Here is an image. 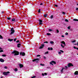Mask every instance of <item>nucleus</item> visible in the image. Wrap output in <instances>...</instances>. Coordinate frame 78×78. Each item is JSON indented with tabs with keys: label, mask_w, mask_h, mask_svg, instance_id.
<instances>
[{
	"label": "nucleus",
	"mask_w": 78,
	"mask_h": 78,
	"mask_svg": "<svg viewBox=\"0 0 78 78\" xmlns=\"http://www.w3.org/2000/svg\"><path fill=\"white\" fill-rule=\"evenodd\" d=\"M61 47H62V48H64V46H66V43L64 41H62L61 42Z\"/></svg>",
	"instance_id": "1"
},
{
	"label": "nucleus",
	"mask_w": 78,
	"mask_h": 78,
	"mask_svg": "<svg viewBox=\"0 0 78 78\" xmlns=\"http://www.w3.org/2000/svg\"><path fill=\"white\" fill-rule=\"evenodd\" d=\"M12 54H14V56H16V55H19V52L15 51H14L12 52Z\"/></svg>",
	"instance_id": "2"
},
{
	"label": "nucleus",
	"mask_w": 78,
	"mask_h": 78,
	"mask_svg": "<svg viewBox=\"0 0 78 78\" xmlns=\"http://www.w3.org/2000/svg\"><path fill=\"white\" fill-rule=\"evenodd\" d=\"M11 32L10 33V34H12L14 33V29L13 28H12L11 29Z\"/></svg>",
	"instance_id": "3"
},
{
	"label": "nucleus",
	"mask_w": 78,
	"mask_h": 78,
	"mask_svg": "<svg viewBox=\"0 0 78 78\" xmlns=\"http://www.w3.org/2000/svg\"><path fill=\"white\" fill-rule=\"evenodd\" d=\"M39 61V59L37 58H35L34 60H32V61L33 62H34L35 61L36 62H38V61Z\"/></svg>",
	"instance_id": "4"
},
{
	"label": "nucleus",
	"mask_w": 78,
	"mask_h": 78,
	"mask_svg": "<svg viewBox=\"0 0 78 78\" xmlns=\"http://www.w3.org/2000/svg\"><path fill=\"white\" fill-rule=\"evenodd\" d=\"M50 64H51V65H52V66H53V64H56V63L55 62V61H52L50 62Z\"/></svg>",
	"instance_id": "5"
},
{
	"label": "nucleus",
	"mask_w": 78,
	"mask_h": 78,
	"mask_svg": "<svg viewBox=\"0 0 78 78\" xmlns=\"http://www.w3.org/2000/svg\"><path fill=\"white\" fill-rule=\"evenodd\" d=\"M9 72L8 71L7 72H5L2 73L3 75L6 76L8 75V73H9Z\"/></svg>",
	"instance_id": "6"
},
{
	"label": "nucleus",
	"mask_w": 78,
	"mask_h": 78,
	"mask_svg": "<svg viewBox=\"0 0 78 78\" xmlns=\"http://www.w3.org/2000/svg\"><path fill=\"white\" fill-rule=\"evenodd\" d=\"M68 66L69 67H70V66H72V67H73V65L72 63H69L68 64Z\"/></svg>",
	"instance_id": "7"
},
{
	"label": "nucleus",
	"mask_w": 78,
	"mask_h": 78,
	"mask_svg": "<svg viewBox=\"0 0 78 78\" xmlns=\"http://www.w3.org/2000/svg\"><path fill=\"white\" fill-rule=\"evenodd\" d=\"M44 47V44H42L41 46L39 48L40 49H41V48H43Z\"/></svg>",
	"instance_id": "8"
},
{
	"label": "nucleus",
	"mask_w": 78,
	"mask_h": 78,
	"mask_svg": "<svg viewBox=\"0 0 78 78\" xmlns=\"http://www.w3.org/2000/svg\"><path fill=\"white\" fill-rule=\"evenodd\" d=\"M4 61L5 60L4 59L2 58H0V62H4Z\"/></svg>",
	"instance_id": "9"
},
{
	"label": "nucleus",
	"mask_w": 78,
	"mask_h": 78,
	"mask_svg": "<svg viewBox=\"0 0 78 78\" xmlns=\"http://www.w3.org/2000/svg\"><path fill=\"white\" fill-rule=\"evenodd\" d=\"M66 70V69H65V68H62V69H61L60 70L61 72L62 73H63V70Z\"/></svg>",
	"instance_id": "10"
},
{
	"label": "nucleus",
	"mask_w": 78,
	"mask_h": 78,
	"mask_svg": "<svg viewBox=\"0 0 78 78\" xmlns=\"http://www.w3.org/2000/svg\"><path fill=\"white\" fill-rule=\"evenodd\" d=\"M20 55H22V56H24V55H25V53L24 52H21L20 53Z\"/></svg>",
	"instance_id": "11"
},
{
	"label": "nucleus",
	"mask_w": 78,
	"mask_h": 78,
	"mask_svg": "<svg viewBox=\"0 0 78 78\" xmlns=\"http://www.w3.org/2000/svg\"><path fill=\"white\" fill-rule=\"evenodd\" d=\"M17 19H13L12 20V22H14V21H15V22H17Z\"/></svg>",
	"instance_id": "12"
},
{
	"label": "nucleus",
	"mask_w": 78,
	"mask_h": 78,
	"mask_svg": "<svg viewBox=\"0 0 78 78\" xmlns=\"http://www.w3.org/2000/svg\"><path fill=\"white\" fill-rule=\"evenodd\" d=\"M74 75H78V71H76L75 73H74Z\"/></svg>",
	"instance_id": "13"
},
{
	"label": "nucleus",
	"mask_w": 78,
	"mask_h": 78,
	"mask_svg": "<svg viewBox=\"0 0 78 78\" xmlns=\"http://www.w3.org/2000/svg\"><path fill=\"white\" fill-rule=\"evenodd\" d=\"M19 66H20V68H22V67H23V65L20 64L19 65Z\"/></svg>",
	"instance_id": "14"
},
{
	"label": "nucleus",
	"mask_w": 78,
	"mask_h": 78,
	"mask_svg": "<svg viewBox=\"0 0 78 78\" xmlns=\"http://www.w3.org/2000/svg\"><path fill=\"white\" fill-rule=\"evenodd\" d=\"M47 75V73H46L42 74V76H44V75Z\"/></svg>",
	"instance_id": "15"
},
{
	"label": "nucleus",
	"mask_w": 78,
	"mask_h": 78,
	"mask_svg": "<svg viewBox=\"0 0 78 78\" xmlns=\"http://www.w3.org/2000/svg\"><path fill=\"white\" fill-rule=\"evenodd\" d=\"M8 41H10V42H11V41H13V39H8Z\"/></svg>",
	"instance_id": "16"
},
{
	"label": "nucleus",
	"mask_w": 78,
	"mask_h": 78,
	"mask_svg": "<svg viewBox=\"0 0 78 78\" xmlns=\"http://www.w3.org/2000/svg\"><path fill=\"white\" fill-rule=\"evenodd\" d=\"M44 17H47V14H44Z\"/></svg>",
	"instance_id": "17"
},
{
	"label": "nucleus",
	"mask_w": 78,
	"mask_h": 78,
	"mask_svg": "<svg viewBox=\"0 0 78 78\" xmlns=\"http://www.w3.org/2000/svg\"><path fill=\"white\" fill-rule=\"evenodd\" d=\"M73 20L74 21H77V22H78V20L77 19H74Z\"/></svg>",
	"instance_id": "18"
},
{
	"label": "nucleus",
	"mask_w": 78,
	"mask_h": 78,
	"mask_svg": "<svg viewBox=\"0 0 78 78\" xmlns=\"http://www.w3.org/2000/svg\"><path fill=\"white\" fill-rule=\"evenodd\" d=\"M49 31H50V32H51V31H53V30H51V29H49Z\"/></svg>",
	"instance_id": "19"
},
{
	"label": "nucleus",
	"mask_w": 78,
	"mask_h": 78,
	"mask_svg": "<svg viewBox=\"0 0 78 78\" xmlns=\"http://www.w3.org/2000/svg\"><path fill=\"white\" fill-rule=\"evenodd\" d=\"M47 34L48 36H50V35H51V34L50 33H48Z\"/></svg>",
	"instance_id": "20"
},
{
	"label": "nucleus",
	"mask_w": 78,
	"mask_h": 78,
	"mask_svg": "<svg viewBox=\"0 0 78 78\" xmlns=\"http://www.w3.org/2000/svg\"><path fill=\"white\" fill-rule=\"evenodd\" d=\"M50 44H54V42L52 41H51L50 42Z\"/></svg>",
	"instance_id": "21"
},
{
	"label": "nucleus",
	"mask_w": 78,
	"mask_h": 78,
	"mask_svg": "<svg viewBox=\"0 0 78 78\" xmlns=\"http://www.w3.org/2000/svg\"><path fill=\"white\" fill-rule=\"evenodd\" d=\"M14 70H15V72H17V70H18V69H17L16 68Z\"/></svg>",
	"instance_id": "22"
},
{
	"label": "nucleus",
	"mask_w": 78,
	"mask_h": 78,
	"mask_svg": "<svg viewBox=\"0 0 78 78\" xmlns=\"http://www.w3.org/2000/svg\"><path fill=\"white\" fill-rule=\"evenodd\" d=\"M76 42V40H73V41H72V43H74V42Z\"/></svg>",
	"instance_id": "23"
},
{
	"label": "nucleus",
	"mask_w": 78,
	"mask_h": 78,
	"mask_svg": "<svg viewBox=\"0 0 78 78\" xmlns=\"http://www.w3.org/2000/svg\"><path fill=\"white\" fill-rule=\"evenodd\" d=\"M40 66H45V65H44V64H41Z\"/></svg>",
	"instance_id": "24"
},
{
	"label": "nucleus",
	"mask_w": 78,
	"mask_h": 78,
	"mask_svg": "<svg viewBox=\"0 0 78 78\" xmlns=\"http://www.w3.org/2000/svg\"><path fill=\"white\" fill-rule=\"evenodd\" d=\"M20 44H17V47H20Z\"/></svg>",
	"instance_id": "25"
},
{
	"label": "nucleus",
	"mask_w": 78,
	"mask_h": 78,
	"mask_svg": "<svg viewBox=\"0 0 78 78\" xmlns=\"http://www.w3.org/2000/svg\"><path fill=\"white\" fill-rule=\"evenodd\" d=\"M69 35V34L68 33H65V35H66V36H68V35Z\"/></svg>",
	"instance_id": "26"
},
{
	"label": "nucleus",
	"mask_w": 78,
	"mask_h": 78,
	"mask_svg": "<svg viewBox=\"0 0 78 78\" xmlns=\"http://www.w3.org/2000/svg\"><path fill=\"white\" fill-rule=\"evenodd\" d=\"M11 18H10V17H7V19L8 20H10V19H11Z\"/></svg>",
	"instance_id": "27"
},
{
	"label": "nucleus",
	"mask_w": 78,
	"mask_h": 78,
	"mask_svg": "<svg viewBox=\"0 0 78 78\" xmlns=\"http://www.w3.org/2000/svg\"><path fill=\"white\" fill-rule=\"evenodd\" d=\"M40 23H42V21L41 20H39Z\"/></svg>",
	"instance_id": "28"
},
{
	"label": "nucleus",
	"mask_w": 78,
	"mask_h": 78,
	"mask_svg": "<svg viewBox=\"0 0 78 78\" xmlns=\"http://www.w3.org/2000/svg\"><path fill=\"white\" fill-rule=\"evenodd\" d=\"M56 31H57V33H59V30H58L57 29V30H56Z\"/></svg>",
	"instance_id": "29"
},
{
	"label": "nucleus",
	"mask_w": 78,
	"mask_h": 78,
	"mask_svg": "<svg viewBox=\"0 0 78 78\" xmlns=\"http://www.w3.org/2000/svg\"><path fill=\"white\" fill-rule=\"evenodd\" d=\"M65 21L66 22H69V21L68 20H67V19H65Z\"/></svg>",
	"instance_id": "30"
},
{
	"label": "nucleus",
	"mask_w": 78,
	"mask_h": 78,
	"mask_svg": "<svg viewBox=\"0 0 78 78\" xmlns=\"http://www.w3.org/2000/svg\"><path fill=\"white\" fill-rule=\"evenodd\" d=\"M38 12H39V13H40V12H41V9H39L38 11Z\"/></svg>",
	"instance_id": "31"
},
{
	"label": "nucleus",
	"mask_w": 78,
	"mask_h": 78,
	"mask_svg": "<svg viewBox=\"0 0 78 78\" xmlns=\"http://www.w3.org/2000/svg\"><path fill=\"white\" fill-rule=\"evenodd\" d=\"M2 56H3V57H5V56H6V55H2Z\"/></svg>",
	"instance_id": "32"
},
{
	"label": "nucleus",
	"mask_w": 78,
	"mask_h": 78,
	"mask_svg": "<svg viewBox=\"0 0 78 78\" xmlns=\"http://www.w3.org/2000/svg\"><path fill=\"white\" fill-rule=\"evenodd\" d=\"M0 39H3V37L1 36V35H0Z\"/></svg>",
	"instance_id": "33"
},
{
	"label": "nucleus",
	"mask_w": 78,
	"mask_h": 78,
	"mask_svg": "<svg viewBox=\"0 0 78 78\" xmlns=\"http://www.w3.org/2000/svg\"><path fill=\"white\" fill-rule=\"evenodd\" d=\"M58 55H61V52H58Z\"/></svg>",
	"instance_id": "34"
},
{
	"label": "nucleus",
	"mask_w": 78,
	"mask_h": 78,
	"mask_svg": "<svg viewBox=\"0 0 78 78\" xmlns=\"http://www.w3.org/2000/svg\"><path fill=\"white\" fill-rule=\"evenodd\" d=\"M60 51H61V52H62V53H64V51L62 50H60Z\"/></svg>",
	"instance_id": "35"
},
{
	"label": "nucleus",
	"mask_w": 78,
	"mask_h": 78,
	"mask_svg": "<svg viewBox=\"0 0 78 78\" xmlns=\"http://www.w3.org/2000/svg\"><path fill=\"white\" fill-rule=\"evenodd\" d=\"M53 15H51V19H53Z\"/></svg>",
	"instance_id": "36"
},
{
	"label": "nucleus",
	"mask_w": 78,
	"mask_h": 78,
	"mask_svg": "<svg viewBox=\"0 0 78 78\" xmlns=\"http://www.w3.org/2000/svg\"><path fill=\"white\" fill-rule=\"evenodd\" d=\"M68 29L69 30H70V27L69 26L68 27Z\"/></svg>",
	"instance_id": "37"
},
{
	"label": "nucleus",
	"mask_w": 78,
	"mask_h": 78,
	"mask_svg": "<svg viewBox=\"0 0 78 78\" xmlns=\"http://www.w3.org/2000/svg\"><path fill=\"white\" fill-rule=\"evenodd\" d=\"M3 51L2 50H0V53H2V52H3Z\"/></svg>",
	"instance_id": "38"
},
{
	"label": "nucleus",
	"mask_w": 78,
	"mask_h": 78,
	"mask_svg": "<svg viewBox=\"0 0 78 78\" xmlns=\"http://www.w3.org/2000/svg\"><path fill=\"white\" fill-rule=\"evenodd\" d=\"M48 51H47L45 53V54H48Z\"/></svg>",
	"instance_id": "39"
},
{
	"label": "nucleus",
	"mask_w": 78,
	"mask_h": 78,
	"mask_svg": "<svg viewBox=\"0 0 78 78\" xmlns=\"http://www.w3.org/2000/svg\"><path fill=\"white\" fill-rule=\"evenodd\" d=\"M4 69H7V67L6 66H5L4 67Z\"/></svg>",
	"instance_id": "40"
},
{
	"label": "nucleus",
	"mask_w": 78,
	"mask_h": 78,
	"mask_svg": "<svg viewBox=\"0 0 78 78\" xmlns=\"http://www.w3.org/2000/svg\"><path fill=\"white\" fill-rule=\"evenodd\" d=\"M62 13L63 14H64V15L66 14V13H65V12H62Z\"/></svg>",
	"instance_id": "41"
},
{
	"label": "nucleus",
	"mask_w": 78,
	"mask_h": 78,
	"mask_svg": "<svg viewBox=\"0 0 78 78\" xmlns=\"http://www.w3.org/2000/svg\"><path fill=\"white\" fill-rule=\"evenodd\" d=\"M37 57H39L40 56H41V55H37Z\"/></svg>",
	"instance_id": "42"
},
{
	"label": "nucleus",
	"mask_w": 78,
	"mask_h": 78,
	"mask_svg": "<svg viewBox=\"0 0 78 78\" xmlns=\"http://www.w3.org/2000/svg\"><path fill=\"white\" fill-rule=\"evenodd\" d=\"M44 43H46V44H48V41L44 42Z\"/></svg>",
	"instance_id": "43"
},
{
	"label": "nucleus",
	"mask_w": 78,
	"mask_h": 78,
	"mask_svg": "<svg viewBox=\"0 0 78 78\" xmlns=\"http://www.w3.org/2000/svg\"><path fill=\"white\" fill-rule=\"evenodd\" d=\"M39 25H42V23H39Z\"/></svg>",
	"instance_id": "44"
},
{
	"label": "nucleus",
	"mask_w": 78,
	"mask_h": 78,
	"mask_svg": "<svg viewBox=\"0 0 78 78\" xmlns=\"http://www.w3.org/2000/svg\"><path fill=\"white\" fill-rule=\"evenodd\" d=\"M35 77H36V76H34L32 77H31V78H35Z\"/></svg>",
	"instance_id": "45"
},
{
	"label": "nucleus",
	"mask_w": 78,
	"mask_h": 78,
	"mask_svg": "<svg viewBox=\"0 0 78 78\" xmlns=\"http://www.w3.org/2000/svg\"><path fill=\"white\" fill-rule=\"evenodd\" d=\"M50 50H53V48H50Z\"/></svg>",
	"instance_id": "46"
},
{
	"label": "nucleus",
	"mask_w": 78,
	"mask_h": 78,
	"mask_svg": "<svg viewBox=\"0 0 78 78\" xmlns=\"http://www.w3.org/2000/svg\"><path fill=\"white\" fill-rule=\"evenodd\" d=\"M19 42V40H18V41H16V42L17 43H18V42Z\"/></svg>",
	"instance_id": "47"
},
{
	"label": "nucleus",
	"mask_w": 78,
	"mask_h": 78,
	"mask_svg": "<svg viewBox=\"0 0 78 78\" xmlns=\"http://www.w3.org/2000/svg\"><path fill=\"white\" fill-rule=\"evenodd\" d=\"M74 48V49H76V48L75 47H73Z\"/></svg>",
	"instance_id": "48"
},
{
	"label": "nucleus",
	"mask_w": 78,
	"mask_h": 78,
	"mask_svg": "<svg viewBox=\"0 0 78 78\" xmlns=\"http://www.w3.org/2000/svg\"><path fill=\"white\" fill-rule=\"evenodd\" d=\"M43 58H44V59H46V57L45 56H44L43 57Z\"/></svg>",
	"instance_id": "49"
},
{
	"label": "nucleus",
	"mask_w": 78,
	"mask_h": 78,
	"mask_svg": "<svg viewBox=\"0 0 78 78\" xmlns=\"http://www.w3.org/2000/svg\"><path fill=\"white\" fill-rule=\"evenodd\" d=\"M48 50H50V48L49 47L48 48Z\"/></svg>",
	"instance_id": "50"
},
{
	"label": "nucleus",
	"mask_w": 78,
	"mask_h": 78,
	"mask_svg": "<svg viewBox=\"0 0 78 78\" xmlns=\"http://www.w3.org/2000/svg\"><path fill=\"white\" fill-rule=\"evenodd\" d=\"M73 45H77V44H73Z\"/></svg>",
	"instance_id": "51"
},
{
	"label": "nucleus",
	"mask_w": 78,
	"mask_h": 78,
	"mask_svg": "<svg viewBox=\"0 0 78 78\" xmlns=\"http://www.w3.org/2000/svg\"><path fill=\"white\" fill-rule=\"evenodd\" d=\"M62 37H64V35H62Z\"/></svg>",
	"instance_id": "52"
},
{
	"label": "nucleus",
	"mask_w": 78,
	"mask_h": 78,
	"mask_svg": "<svg viewBox=\"0 0 78 78\" xmlns=\"http://www.w3.org/2000/svg\"><path fill=\"white\" fill-rule=\"evenodd\" d=\"M16 39H14V41H16Z\"/></svg>",
	"instance_id": "53"
},
{
	"label": "nucleus",
	"mask_w": 78,
	"mask_h": 78,
	"mask_svg": "<svg viewBox=\"0 0 78 78\" xmlns=\"http://www.w3.org/2000/svg\"><path fill=\"white\" fill-rule=\"evenodd\" d=\"M55 6L56 7H58V5H55Z\"/></svg>",
	"instance_id": "54"
},
{
	"label": "nucleus",
	"mask_w": 78,
	"mask_h": 78,
	"mask_svg": "<svg viewBox=\"0 0 78 78\" xmlns=\"http://www.w3.org/2000/svg\"><path fill=\"white\" fill-rule=\"evenodd\" d=\"M76 11H78V8H76Z\"/></svg>",
	"instance_id": "55"
},
{
	"label": "nucleus",
	"mask_w": 78,
	"mask_h": 78,
	"mask_svg": "<svg viewBox=\"0 0 78 78\" xmlns=\"http://www.w3.org/2000/svg\"><path fill=\"white\" fill-rule=\"evenodd\" d=\"M43 5V3H41L40 4V5Z\"/></svg>",
	"instance_id": "56"
},
{
	"label": "nucleus",
	"mask_w": 78,
	"mask_h": 78,
	"mask_svg": "<svg viewBox=\"0 0 78 78\" xmlns=\"http://www.w3.org/2000/svg\"><path fill=\"white\" fill-rule=\"evenodd\" d=\"M65 67L66 68V69H67V66H65Z\"/></svg>",
	"instance_id": "57"
},
{
	"label": "nucleus",
	"mask_w": 78,
	"mask_h": 78,
	"mask_svg": "<svg viewBox=\"0 0 78 78\" xmlns=\"http://www.w3.org/2000/svg\"><path fill=\"white\" fill-rule=\"evenodd\" d=\"M2 50V48L0 47V50Z\"/></svg>",
	"instance_id": "58"
},
{
	"label": "nucleus",
	"mask_w": 78,
	"mask_h": 78,
	"mask_svg": "<svg viewBox=\"0 0 78 78\" xmlns=\"http://www.w3.org/2000/svg\"><path fill=\"white\" fill-rule=\"evenodd\" d=\"M2 14L4 13V12H2Z\"/></svg>",
	"instance_id": "59"
},
{
	"label": "nucleus",
	"mask_w": 78,
	"mask_h": 78,
	"mask_svg": "<svg viewBox=\"0 0 78 78\" xmlns=\"http://www.w3.org/2000/svg\"><path fill=\"white\" fill-rule=\"evenodd\" d=\"M76 49L78 50V48H76Z\"/></svg>",
	"instance_id": "60"
},
{
	"label": "nucleus",
	"mask_w": 78,
	"mask_h": 78,
	"mask_svg": "<svg viewBox=\"0 0 78 78\" xmlns=\"http://www.w3.org/2000/svg\"><path fill=\"white\" fill-rule=\"evenodd\" d=\"M1 78H3V76H2L0 77Z\"/></svg>",
	"instance_id": "61"
},
{
	"label": "nucleus",
	"mask_w": 78,
	"mask_h": 78,
	"mask_svg": "<svg viewBox=\"0 0 78 78\" xmlns=\"http://www.w3.org/2000/svg\"><path fill=\"white\" fill-rule=\"evenodd\" d=\"M77 45L78 46V42H77Z\"/></svg>",
	"instance_id": "62"
},
{
	"label": "nucleus",
	"mask_w": 78,
	"mask_h": 78,
	"mask_svg": "<svg viewBox=\"0 0 78 78\" xmlns=\"http://www.w3.org/2000/svg\"><path fill=\"white\" fill-rule=\"evenodd\" d=\"M39 58L40 59H41V57H40Z\"/></svg>",
	"instance_id": "63"
},
{
	"label": "nucleus",
	"mask_w": 78,
	"mask_h": 78,
	"mask_svg": "<svg viewBox=\"0 0 78 78\" xmlns=\"http://www.w3.org/2000/svg\"><path fill=\"white\" fill-rule=\"evenodd\" d=\"M77 6H78V4H77Z\"/></svg>",
	"instance_id": "64"
}]
</instances>
